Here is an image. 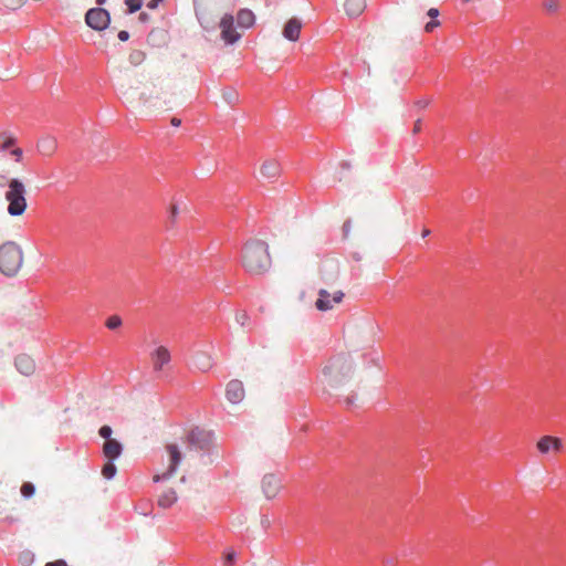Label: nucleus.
<instances>
[{"mask_svg": "<svg viewBox=\"0 0 566 566\" xmlns=\"http://www.w3.org/2000/svg\"><path fill=\"white\" fill-rule=\"evenodd\" d=\"M241 258L242 265L252 274L265 272L271 264L268 244L260 240L247 242Z\"/></svg>", "mask_w": 566, "mask_h": 566, "instance_id": "obj_1", "label": "nucleus"}, {"mask_svg": "<svg viewBox=\"0 0 566 566\" xmlns=\"http://www.w3.org/2000/svg\"><path fill=\"white\" fill-rule=\"evenodd\" d=\"M22 251L13 242L0 247V272L6 275L15 274L22 265Z\"/></svg>", "mask_w": 566, "mask_h": 566, "instance_id": "obj_2", "label": "nucleus"}, {"mask_svg": "<svg viewBox=\"0 0 566 566\" xmlns=\"http://www.w3.org/2000/svg\"><path fill=\"white\" fill-rule=\"evenodd\" d=\"M8 213L10 216H21L27 209L25 187L19 179H11L6 192Z\"/></svg>", "mask_w": 566, "mask_h": 566, "instance_id": "obj_3", "label": "nucleus"}, {"mask_svg": "<svg viewBox=\"0 0 566 566\" xmlns=\"http://www.w3.org/2000/svg\"><path fill=\"white\" fill-rule=\"evenodd\" d=\"M165 450L168 455V467L165 472L154 476L155 482L169 479L176 472L182 458L180 448L176 443H167Z\"/></svg>", "mask_w": 566, "mask_h": 566, "instance_id": "obj_4", "label": "nucleus"}, {"mask_svg": "<svg viewBox=\"0 0 566 566\" xmlns=\"http://www.w3.org/2000/svg\"><path fill=\"white\" fill-rule=\"evenodd\" d=\"M187 442L190 448L209 451L213 443V434L210 431L195 428L188 432Z\"/></svg>", "mask_w": 566, "mask_h": 566, "instance_id": "obj_5", "label": "nucleus"}, {"mask_svg": "<svg viewBox=\"0 0 566 566\" xmlns=\"http://www.w3.org/2000/svg\"><path fill=\"white\" fill-rule=\"evenodd\" d=\"M85 21L94 30H104L109 24V13L102 8H93L86 12Z\"/></svg>", "mask_w": 566, "mask_h": 566, "instance_id": "obj_6", "label": "nucleus"}, {"mask_svg": "<svg viewBox=\"0 0 566 566\" xmlns=\"http://www.w3.org/2000/svg\"><path fill=\"white\" fill-rule=\"evenodd\" d=\"M233 22L234 19L232 14L227 13L221 18L219 27L221 30V39L226 44H233L241 38L240 33L235 31Z\"/></svg>", "mask_w": 566, "mask_h": 566, "instance_id": "obj_7", "label": "nucleus"}, {"mask_svg": "<svg viewBox=\"0 0 566 566\" xmlns=\"http://www.w3.org/2000/svg\"><path fill=\"white\" fill-rule=\"evenodd\" d=\"M344 297L342 291H337L331 296L326 290H319L318 298L316 300V308L319 311H328L333 308V303H340Z\"/></svg>", "mask_w": 566, "mask_h": 566, "instance_id": "obj_8", "label": "nucleus"}, {"mask_svg": "<svg viewBox=\"0 0 566 566\" xmlns=\"http://www.w3.org/2000/svg\"><path fill=\"white\" fill-rule=\"evenodd\" d=\"M282 168L277 159H265L260 168L261 176L270 182L275 181L281 175Z\"/></svg>", "mask_w": 566, "mask_h": 566, "instance_id": "obj_9", "label": "nucleus"}, {"mask_svg": "<svg viewBox=\"0 0 566 566\" xmlns=\"http://www.w3.org/2000/svg\"><path fill=\"white\" fill-rule=\"evenodd\" d=\"M536 447L542 454H546L548 452L558 453L562 450L563 443L559 438L544 436L538 440Z\"/></svg>", "mask_w": 566, "mask_h": 566, "instance_id": "obj_10", "label": "nucleus"}, {"mask_svg": "<svg viewBox=\"0 0 566 566\" xmlns=\"http://www.w3.org/2000/svg\"><path fill=\"white\" fill-rule=\"evenodd\" d=\"M262 489L268 499H273L277 495L281 489V480L274 474H266L262 480Z\"/></svg>", "mask_w": 566, "mask_h": 566, "instance_id": "obj_11", "label": "nucleus"}, {"mask_svg": "<svg viewBox=\"0 0 566 566\" xmlns=\"http://www.w3.org/2000/svg\"><path fill=\"white\" fill-rule=\"evenodd\" d=\"M226 395L230 402H240L244 398L243 384L238 379L230 380L227 385Z\"/></svg>", "mask_w": 566, "mask_h": 566, "instance_id": "obj_12", "label": "nucleus"}, {"mask_svg": "<svg viewBox=\"0 0 566 566\" xmlns=\"http://www.w3.org/2000/svg\"><path fill=\"white\" fill-rule=\"evenodd\" d=\"M153 367L156 371L163 369L170 361V353L165 346L157 347L150 355Z\"/></svg>", "mask_w": 566, "mask_h": 566, "instance_id": "obj_13", "label": "nucleus"}, {"mask_svg": "<svg viewBox=\"0 0 566 566\" xmlns=\"http://www.w3.org/2000/svg\"><path fill=\"white\" fill-rule=\"evenodd\" d=\"M302 30V22L297 18H291L283 28V36L290 41H297Z\"/></svg>", "mask_w": 566, "mask_h": 566, "instance_id": "obj_14", "label": "nucleus"}, {"mask_svg": "<svg viewBox=\"0 0 566 566\" xmlns=\"http://www.w3.org/2000/svg\"><path fill=\"white\" fill-rule=\"evenodd\" d=\"M14 365H15V368L18 369V371L24 376H30L35 370L34 360L25 354L17 356L15 360H14Z\"/></svg>", "mask_w": 566, "mask_h": 566, "instance_id": "obj_15", "label": "nucleus"}, {"mask_svg": "<svg viewBox=\"0 0 566 566\" xmlns=\"http://www.w3.org/2000/svg\"><path fill=\"white\" fill-rule=\"evenodd\" d=\"M122 452L123 447L116 439H108L103 444V454L111 461L117 459Z\"/></svg>", "mask_w": 566, "mask_h": 566, "instance_id": "obj_16", "label": "nucleus"}, {"mask_svg": "<svg viewBox=\"0 0 566 566\" xmlns=\"http://www.w3.org/2000/svg\"><path fill=\"white\" fill-rule=\"evenodd\" d=\"M344 8L349 18H358L366 9V0H346Z\"/></svg>", "mask_w": 566, "mask_h": 566, "instance_id": "obj_17", "label": "nucleus"}, {"mask_svg": "<svg viewBox=\"0 0 566 566\" xmlns=\"http://www.w3.org/2000/svg\"><path fill=\"white\" fill-rule=\"evenodd\" d=\"M193 365L200 371L207 373L212 368L213 359L209 354L203 353V352H198L193 356Z\"/></svg>", "mask_w": 566, "mask_h": 566, "instance_id": "obj_18", "label": "nucleus"}, {"mask_svg": "<svg viewBox=\"0 0 566 566\" xmlns=\"http://www.w3.org/2000/svg\"><path fill=\"white\" fill-rule=\"evenodd\" d=\"M238 24L241 28H250L254 24L255 17L249 9H241L237 14Z\"/></svg>", "mask_w": 566, "mask_h": 566, "instance_id": "obj_19", "label": "nucleus"}, {"mask_svg": "<svg viewBox=\"0 0 566 566\" xmlns=\"http://www.w3.org/2000/svg\"><path fill=\"white\" fill-rule=\"evenodd\" d=\"M177 501V494L175 490L169 489L165 491L159 497H158V505L163 509H168L172 506Z\"/></svg>", "mask_w": 566, "mask_h": 566, "instance_id": "obj_20", "label": "nucleus"}, {"mask_svg": "<svg viewBox=\"0 0 566 566\" xmlns=\"http://www.w3.org/2000/svg\"><path fill=\"white\" fill-rule=\"evenodd\" d=\"M427 14L431 18V21L424 25V31L427 33H431L437 27L440 25V21L437 20L439 10L437 8H431L428 10Z\"/></svg>", "mask_w": 566, "mask_h": 566, "instance_id": "obj_21", "label": "nucleus"}, {"mask_svg": "<svg viewBox=\"0 0 566 566\" xmlns=\"http://www.w3.org/2000/svg\"><path fill=\"white\" fill-rule=\"evenodd\" d=\"M56 148V143L52 138H44L39 143V149L44 155H51Z\"/></svg>", "mask_w": 566, "mask_h": 566, "instance_id": "obj_22", "label": "nucleus"}, {"mask_svg": "<svg viewBox=\"0 0 566 566\" xmlns=\"http://www.w3.org/2000/svg\"><path fill=\"white\" fill-rule=\"evenodd\" d=\"M116 471V465L113 463V461L108 460V462H106L102 468V475L105 479L111 480L115 476Z\"/></svg>", "mask_w": 566, "mask_h": 566, "instance_id": "obj_23", "label": "nucleus"}, {"mask_svg": "<svg viewBox=\"0 0 566 566\" xmlns=\"http://www.w3.org/2000/svg\"><path fill=\"white\" fill-rule=\"evenodd\" d=\"M0 138H2V140L0 143V150H2V151L13 147L17 143L14 137L6 135V134H2L0 136Z\"/></svg>", "mask_w": 566, "mask_h": 566, "instance_id": "obj_24", "label": "nucleus"}, {"mask_svg": "<svg viewBox=\"0 0 566 566\" xmlns=\"http://www.w3.org/2000/svg\"><path fill=\"white\" fill-rule=\"evenodd\" d=\"M179 210L176 203H171L168 210V223L175 226L177 222Z\"/></svg>", "mask_w": 566, "mask_h": 566, "instance_id": "obj_25", "label": "nucleus"}, {"mask_svg": "<svg viewBox=\"0 0 566 566\" xmlns=\"http://www.w3.org/2000/svg\"><path fill=\"white\" fill-rule=\"evenodd\" d=\"M122 325V318L117 315H112L109 316L106 322H105V326L108 328V329H116L118 328L119 326Z\"/></svg>", "mask_w": 566, "mask_h": 566, "instance_id": "obj_26", "label": "nucleus"}, {"mask_svg": "<svg viewBox=\"0 0 566 566\" xmlns=\"http://www.w3.org/2000/svg\"><path fill=\"white\" fill-rule=\"evenodd\" d=\"M128 13L138 11L143 6V0H125Z\"/></svg>", "mask_w": 566, "mask_h": 566, "instance_id": "obj_27", "label": "nucleus"}, {"mask_svg": "<svg viewBox=\"0 0 566 566\" xmlns=\"http://www.w3.org/2000/svg\"><path fill=\"white\" fill-rule=\"evenodd\" d=\"M34 485L31 482H24L21 486V494L24 497H31L34 494Z\"/></svg>", "mask_w": 566, "mask_h": 566, "instance_id": "obj_28", "label": "nucleus"}, {"mask_svg": "<svg viewBox=\"0 0 566 566\" xmlns=\"http://www.w3.org/2000/svg\"><path fill=\"white\" fill-rule=\"evenodd\" d=\"M129 57L134 64H138L144 60V53L142 51H134Z\"/></svg>", "mask_w": 566, "mask_h": 566, "instance_id": "obj_29", "label": "nucleus"}, {"mask_svg": "<svg viewBox=\"0 0 566 566\" xmlns=\"http://www.w3.org/2000/svg\"><path fill=\"white\" fill-rule=\"evenodd\" d=\"M98 433H99V436H101L102 438H104V439H105V441H106V440H108V439H112V438H111V434H112V428H111L109 426H103V427H101V429H99Z\"/></svg>", "mask_w": 566, "mask_h": 566, "instance_id": "obj_30", "label": "nucleus"}, {"mask_svg": "<svg viewBox=\"0 0 566 566\" xmlns=\"http://www.w3.org/2000/svg\"><path fill=\"white\" fill-rule=\"evenodd\" d=\"M544 6L548 11L554 12L558 8V1L557 0H547V1H545Z\"/></svg>", "mask_w": 566, "mask_h": 566, "instance_id": "obj_31", "label": "nucleus"}, {"mask_svg": "<svg viewBox=\"0 0 566 566\" xmlns=\"http://www.w3.org/2000/svg\"><path fill=\"white\" fill-rule=\"evenodd\" d=\"M11 155L14 157V160L17 163H20L22 160V155H23V151L21 148L19 147H15L11 150Z\"/></svg>", "mask_w": 566, "mask_h": 566, "instance_id": "obj_32", "label": "nucleus"}, {"mask_svg": "<svg viewBox=\"0 0 566 566\" xmlns=\"http://www.w3.org/2000/svg\"><path fill=\"white\" fill-rule=\"evenodd\" d=\"M224 562H226V564H228V565H232V564H234V562H235V554H234L233 552L228 553V554L226 555V557H224Z\"/></svg>", "mask_w": 566, "mask_h": 566, "instance_id": "obj_33", "label": "nucleus"}, {"mask_svg": "<svg viewBox=\"0 0 566 566\" xmlns=\"http://www.w3.org/2000/svg\"><path fill=\"white\" fill-rule=\"evenodd\" d=\"M117 36H118V39L120 41L124 42V41H127L129 39V33L127 31H125V30H122V31L118 32Z\"/></svg>", "mask_w": 566, "mask_h": 566, "instance_id": "obj_34", "label": "nucleus"}, {"mask_svg": "<svg viewBox=\"0 0 566 566\" xmlns=\"http://www.w3.org/2000/svg\"><path fill=\"white\" fill-rule=\"evenodd\" d=\"M163 0H150L148 3H147V8L148 9H156L159 4V2H161Z\"/></svg>", "mask_w": 566, "mask_h": 566, "instance_id": "obj_35", "label": "nucleus"}, {"mask_svg": "<svg viewBox=\"0 0 566 566\" xmlns=\"http://www.w3.org/2000/svg\"><path fill=\"white\" fill-rule=\"evenodd\" d=\"M45 566H67V564L64 560L59 559L55 562L48 563Z\"/></svg>", "mask_w": 566, "mask_h": 566, "instance_id": "obj_36", "label": "nucleus"}, {"mask_svg": "<svg viewBox=\"0 0 566 566\" xmlns=\"http://www.w3.org/2000/svg\"><path fill=\"white\" fill-rule=\"evenodd\" d=\"M421 130V120L418 119L416 123H415V126H413V133H419Z\"/></svg>", "mask_w": 566, "mask_h": 566, "instance_id": "obj_37", "label": "nucleus"}, {"mask_svg": "<svg viewBox=\"0 0 566 566\" xmlns=\"http://www.w3.org/2000/svg\"><path fill=\"white\" fill-rule=\"evenodd\" d=\"M171 124H172L174 126L178 127V126H180L181 120H180L179 118L174 117V118L171 119Z\"/></svg>", "mask_w": 566, "mask_h": 566, "instance_id": "obj_38", "label": "nucleus"}, {"mask_svg": "<svg viewBox=\"0 0 566 566\" xmlns=\"http://www.w3.org/2000/svg\"><path fill=\"white\" fill-rule=\"evenodd\" d=\"M429 233H430V231L428 229H424L422 231V237H427V235H429Z\"/></svg>", "mask_w": 566, "mask_h": 566, "instance_id": "obj_39", "label": "nucleus"}, {"mask_svg": "<svg viewBox=\"0 0 566 566\" xmlns=\"http://www.w3.org/2000/svg\"><path fill=\"white\" fill-rule=\"evenodd\" d=\"M104 2H105V0H96L97 4H103Z\"/></svg>", "mask_w": 566, "mask_h": 566, "instance_id": "obj_40", "label": "nucleus"}, {"mask_svg": "<svg viewBox=\"0 0 566 566\" xmlns=\"http://www.w3.org/2000/svg\"><path fill=\"white\" fill-rule=\"evenodd\" d=\"M147 18V14L146 13H142L140 14V19H146Z\"/></svg>", "mask_w": 566, "mask_h": 566, "instance_id": "obj_41", "label": "nucleus"}, {"mask_svg": "<svg viewBox=\"0 0 566 566\" xmlns=\"http://www.w3.org/2000/svg\"><path fill=\"white\" fill-rule=\"evenodd\" d=\"M1 179L3 180V179H4V177L0 176V180H1ZM0 186H2V182H1V181H0Z\"/></svg>", "mask_w": 566, "mask_h": 566, "instance_id": "obj_42", "label": "nucleus"}]
</instances>
